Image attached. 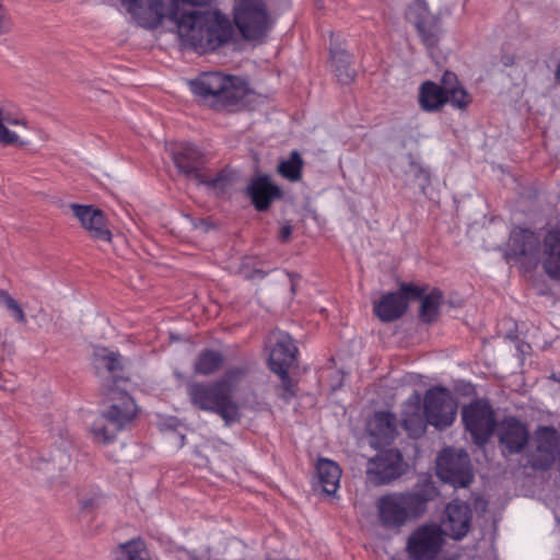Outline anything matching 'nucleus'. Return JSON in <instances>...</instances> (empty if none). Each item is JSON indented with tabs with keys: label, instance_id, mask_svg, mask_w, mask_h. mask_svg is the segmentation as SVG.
Listing matches in <instances>:
<instances>
[{
	"label": "nucleus",
	"instance_id": "f257e3e1",
	"mask_svg": "<svg viewBox=\"0 0 560 560\" xmlns=\"http://www.w3.org/2000/svg\"><path fill=\"white\" fill-rule=\"evenodd\" d=\"M133 21L147 30L158 28L171 21L182 40L199 52L213 51L232 39L230 19L219 11L185 9L178 0L166 8L163 0H120Z\"/></svg>",
	"mask_w": 560,
	"mask_h": 560
},
{
	"label": "nucleus",
	"instance_id": "f03ea898",
	"mask_svg": "<svg viewBox=\"0 0 560 560\" xmlns=\"http://www.w3.org/2000/svg\"><path fill=\"white\" fill-rule=\"evenodd\" d=\"M247 375V369L242 366L230 368L218 380L212 382H190L186 392L190 404L202 411L219 416L226 427L242 420V405L235 400V393L241 382Z\"/></svg>",
	"mask_w": 560,
	"mask_h": 560
},
{
	"label": "nucleus",
	"instance_id": "7ed1b4c3",
	"mask_svg": "<svg viewBox=\"0 0 560 560\" xmlns=\"http://www.w3.org/2000/svg\"><path fill=\"white\" fill-rule=\"evenodd\" d=\"M438 495L436 487L428 479L417 482L411 490L384 494L376 501L378 521L386 529L399 530L407 523L422 517L429 502Z\"/></svg>",
	"mask_w": 560,
	"mask_h": 560
},
{
	"label": "nucleus",
	"instance_id": "20e7f679",
	"mask_svg": "<svg viewBox=\"0 0 560 560\" xmlns=\"http://www.w3.org/2000/svg\"><path fill=\"white\" fill-rule=\"evenodd\" d=\"M106 401L91 431L102 443L112 442L118 432L128 428L138 417L140 408L133 397L120 386L104 389Z\"/></svg>",
	"mask_w": 560,
	"mask_h": 560
},
{
	"label": "nucleus",
	"instance_id": "39448f33",
	"mask_svg": "<svg viewBox=\"0 0 560 560\" xmlns=\"http://www.w3.org/2000/svg\"><path fill=\"white\" fill-rule=\"evenodd\" d=\"M168 150L178 172L196 185H206L223 192L231 184L230 177L223 171L213 176L209 174L205 154L194 144L188 142L170 144Z\"/></svg>",
	"mask_w": 560,
	"mask_h": 560
},
{
	"label": "nucleus",
	"instance_id": "423d86ee",
	"mask_svg": "<svg viewBox=\"0 0 560 560\" xmlns=\"http://www.w3.org/2000/svg\"><path fill=\"white\" fill-rule=\"evenodd\" d=\"M269 349L268 366L279 376L278 396L289 401L295 396V382L290 377L289 370L298 358V347L291 336L281 330H273L267 339Z\"/></svg>",
	"mask_w": 560,
	"mask_h": 560
},
{
	"label": "nucleus",
	"instance_id": "0eeeda50",
	"mask_svg": "<svg viewBox=\"0 0 560 560\" xmlns=\"http://www.w3.org/2000/svg\"><path fill=\"white\" fill-rule=\"evenodd\" d=\"M234 24L246 40L260 39L267 35L271 20L262 0H240L234 9Z\"/></svg>",
	"mask_w": 560,
	"mask_h": 560
},
{
	"label": "nucleus",
	"instance_id": "6e6552de",
	"mask_svg": "<svg viewBox=\"0 0 560 560\" xmlns=\"http://www.w3.org/2000/svg\"><path fill=\"white\" fill-rule=\"evenodd\" d=\"M444 542V532L440 525L424 524L409 535L405 550L410 560H435Z\"/></svg>",
	"mask_w": 560,
	"mask_h": 560
},
{
	"label": "nucleus",
	"instance_id": "1a4fd4ad",
	"mask_svg": "<svg viewBox=\"0 0 560 560\" xmlns=\"http://www.w3.org/2000/svg\"><path fill=\"white\" fill-rule=\"evenodd\" d=\"M462 418L475 444L483 446L494 433L498 423L494 410L487 401L476 400L463 407Z\"/></svg>",
	"mask_w": 560,
	"mask_h": 560
},
{
	"label": "nucleus",
	"instance_id": "9d476101",
	"mask_svg": "<svg viewBox=\"0 0 560 560\" xmlns=\"http://www.w3.org/2000/svg\"><path fill=\"white\" fill-rule=\"evenodd\" d=\"M560 454V435L552 427H539L533 436L527 463L535 470L551 468Z\"/></svg>",
	"mask_w": 560,
	"mask_h": 560
},
{
	"label": "nucleus",
	"instance_id": "9b49d317",
	"mask_svg": "<svg viewBox=\"0 0 560 560\" xmlns=\"http://www.w3.org/2000/svg\"><path fill=\"white\" fill-rule=\"evenodd\" d=\"M438 476L455 488H466L474 480L469 456L464 451L444 450L436 460Z\"/></svg>",
	"mask_w": 560,
	"mask_h": 560
},
{
	"label": "nucleus",
	"instance_id": "f8f14e48",
	"mask_svg": "<svg viewBox=\"0 0 560 560\" xmlns=\"http://www.w3.org/2000/svg\"><path fill=\"white\" fill-rule=\"evenodd\" d=\"M423 410L429 424L441 430L454 422L457 402L448 389L433 387L428 389L424 395Z\"/></svg>",
	"mask_w": 560,
	"mask_h": 560
},
{
	"label": "nucleus",
	"instance_id": "ddd939ff",
	"mask_svg": "<svg viewBox=\"0 0 560 560\" xmlns=\"http://www.w3.org/2000/svg\"><path fill=\"white\" fill-rule=\"evenodd\" d=\"M421 294V288L401 284L398 292H389L375 303L374 313L384 323L394 322L406 313L408 300H417Z\"/></svg>",
	"mask_w": 560,
	"mask_h": 560
},
{
	"label": "nucleus",
	"instance_id": "4468645a",
	"mask_svg": "<svg viewBox=\"0 0 560 560\" xmlns=\"http://www.w3.org/2000/svg\"><path fill=\"white\" fill-rule=\"evenodd\" d=\"M499 447L503 456L522 453L529 442L526 423L515 417H505L495 429Z\"/></svg>",
	"mask_w": 560,
	"mask_h": 560
},
{
	"label": "nucleus",
	"instance_id": "2eb2a0df",
	"mask_svg": "<svg viewBox=\"0 0 560 560\" xmlns=\"http://www.w3.org/2000/svg\"><path fill=\"white\" fill-rule=\"evenodd\" d=\"M402 472V456L396 450L378 453L369 460L366 467L369 480L376 486L387 485L400 477Z\"/></svg>",
	"mask_w": 560,
	"mask_h": 560
},
{
	"label": "nucleus",
	"instance_id": "dca6fc26",
	"mask_svg": "<svg viewBox=\"0 0 560 560\" xmlns=\"http://www.w3.org/2000/svg\"><path fill=\"white\" fill-rule=\"evenodd\" d=\"M70 209L74 217L80 221L81 226L89 235L101 242L110 243L113 238L105 213L93 207L85 205L71 203Z\"/></svg>",
	"mask_w": 560,
	"mask_h": 560
},
{
	"label": "nucleus",
	"instance_id": "f3484780",
	"mask_svg": "<svg viewBox=\"0 0 560 560\" xmlns=\"http://www.w3.org/2000/svg\"><path fill=\"white\" fill-rule=\"evenodd\" d=\"M94 366L97 374L106 378L105 389L108 386H119L118 383L124 381V359L118 352L106 348H96L94 351Z\"/></svg>",
	"mask_w": 560,
	"mask_h": 560
},
{
	"label": "nucleus",
	"instance_id": "a211bd4d",
	"mask_svg": "<svg viewBox=\"0 0 560 560\" xmlns=\"http://www.w3.org/2000/svg\"><path fill=\"white\" fill-rule=\"evenodd\" d=\"M445 512L444 536L448 535L455 540L465 537L470 529L471 510L469 505L462 501H453L447 504Z\"/></svg>",
	"mask_w": 560,
	"mask_h": 560
},
{
	"label": "nucleus",
	"instance_id": "6ab92c4d",
	"mask_svg": "<svg viewBox=\"0 0 560 560\" xmlns=\"http://www.w3.org/2000/svg\"><path fill=\"white\" fill-rule=\"evenodd\" d=\"M229 83V77L219 72H205L197 79L189 82L192 93L200 97L202 102H209L212 106H218L220 96L224 86Z\"/></svg>",
	"mask_w": 560,
	"mask_h": 560
},
{
	"label": "nucleus",
	"instance_id": "aec40b11",
	"mask_svg": "<svg viewBox=\"0 0 560 560\" xmlns=\"http://www.w3.org/2000/svg\"><path fill=\"white\" fill-rule=\"evenodd\" d=\"M247 196L258 211H266L275 200L282 198V190L275 185L268 175H260L250 180L247 186Z\"/></svg>",
	"mask_w": 560,
	"mask_h": 560
},
{
	"label": "nucleus",
	"instance_id": "412c9836",
	"mask_svg": "<svg viewBox=\"0 0 560 560\" xmlns=\"http://www.w3.org/2000/svg\"><path fill=\"white\" fill-rule=\"evenodd\" d=\"M25 128V120L13 114L4 103L0 102V144L24 145L25 142L20 139V132Z\"/></svg>",
	"mask_w": 560,
	"mask_h": 560
},
{
	"label": "nucleus",
	"instance_id": "4be33fe9",
	"mask_svg": "<svg viewBox=\"0 0 560 560\" xmlns=\"http://www.w3.org/2000/svg\"><path fill=\"white\" fill-rule=\"evenodd\" d=\"M371 436L376 439L377 444H390L397 433L396 418L388 411H377L368 423Z\"/></svg>",
	"mask_w": 560,
	"mask_h": 560
},
{
	"label": "nucleus",
	"instance_id": "5701e85b",
	"mask_svg": "<svg viewBox=\"0 0 560 560\" xmlns=\"http://www.w3.org/2000/svg\"><path fill=\"white\" fill-rule=\"evenodd\" d=\"M413 10L418 11L416 27L421 36L422 43L429 49L434 48L438 45L440 34L438 19L429 15L427 4L422 0L416 1Z\"/></svg>",
	"mask_w": 560,
	"mask_h": 560
},
{
	"label": "nucleus",
	"instance_id": "b1692460",
	"mask_svg": "<svg viewBox=\"0 0 560 560\" xmlns=\"http://www.w3.org/2000/svg\"><path fill=\"white\" fill-rule=\"evenodd\" d=\"M542 267L552 279H560V226L550 231L544 241Z\"/></svg>",
	"mask_w": 560,
	"mask_h": 560
},
{
	"label": "nucleus",
	"instance_id": "393cba45",
	"mask_svg": "<svg viewBox=\"0 0 560 560\" xmlns=\"http://www.w3.org/2000/svg\"><path fill=\"white\" fill-rule=\"evenodd\" d=\"M428 423L424 411H421L420 399L418 396L415 402L410 401L405 405L401 424L410 438L418 439L422 436Z\"/></svg>",
	"mask_w": 560,
	"mask_h": 560
},
{
	"label": "nucleus",
	"instance_id": "a878e982",
	"mask_svg": "<svg viewBox=\"0 0 560 560\" xmlns=\"http://www.w3.org/2000/svg\"><path fill=\"white\" fill-rule=\"evenodd\" d=\"M440 89L450 100V104L455 108L464 109L471 103V96L459 84L457 75L454 72H444L441 79Z\"/></svg>",
	"mask_w": 560,
	"mask_h": 560
},
{
	"label": "nucleus",
	"instance_id": "bb28decb",
	"mask_svg": "<svg viewBox=\"0 0 560 560\" xmlns=\"http://www.w3.org/2000/svg\"><path fill=\"white\" fill-rule=\"evenodd\" d=\"M316 474L323 492L335 494L339 488L341 469L337 463L328 458H319L316 465Z\"/></svg>",
	"mask_w": 560,
	"mask_h": 560
},
{
	"label": "nucleus",
	"instance_id": "cd10ccee",
	"mask_svg": "<svg viewBox=\"0 0 560 560\" xmlns=\"http://www.w3.org/2000/svg\"><path fill=\"white\" fill-rule=\"evenodd\" d=\"M446 103H450L447 96L441 91L440 85L433 81H425L419 89V104L425 112H438Z\"/></svg>",
	"mask_w": 560,
	"mask_h": 560
},
{
	"label": "nucleus",
	"instance_id": "c85d7f7f",
	"mask_svg": "<svg viewBox=\"0 0 560 560\" xmlns=\"http://www.w3.org/2000/svg\"><path fill=\"white\" fill-rule=\"evenodd\" d=\"M331 65L335 68L336 75L342 84H349L354 80L355 71L351 68L350 55L339 48H330Z\"/></svg>",
	"mask_w": 560,
	"mask_h": 560
},
{
	"label": "nucleus",
	"instance_id": "c756f323",
	"mask_svg": "<svg viewBox=\"0 0 560 560\" xmlns=\"http://www.w3.org/2000/svg\"><path fill=\"white\" fill-rule=\"evenodd\" d=\"M422 293H424L423 290ZM417 300H421L419 311L420 319L428 324L435 322L440 313V306L443 302L442 291L434 289L429 294H421Z\"/></svg>",
	"mask_w": 560,
	"mask_h": 560
},
{
	"label": "nucleus",
	"instance_id": "7c9ffc66",
	"mask_svg": "<svg viewBox=\"0 0 560 560\" xmlns=\"http://www.w3.org/2000/svg\"><path fill=\"white\" fill-rule=\"evenodd\" d=\"M247 94L244 83L235 77H229V83L224 86L217 107L233 106L241 103Z\"/></svg>",
	"mask_w": 560,
	"mask_h": 560
},
{
	"label": "nucleus",
	"instance_id": "2f4dec72",
	"mask_svg": "<svg viewBox=\"0 0 560 560\" xmlns=\"http://www.w3.org/2000/svg\"><path fill=\"white\" fill-rule=\"evenodd\" d=\"M223 364V355L214 350H205L198 355L194 371L201 375H211Z\"/></svg>",
	"mask_w": 560,
	"mask_h": 560
},
{
	"label": "nucleus",
	"instance_id": "473e14b6",
	"mask_svg": "<svg viewBox=\"0 0 560 560\" xmlns=\"http://www.w3.org/2000/svg\"><path fill=\"white\" fill-rule=\"evenodd\" d=\"M512 249L515 255L526 256L536 248L538 241L528 230H515L510 236Z\"/></svg>",
	"mask_w": 560,
	"mask_h": 560
},
{
	"label": "nucleus",
	"instance_id": "72a5a7b5",
	"mask_svg": "<svg viewBox=\"0 0 560 560\" xmlns=\"http://www.w3.org/2000/svg\"><path fill=\"white\" fill-rule=\"evenodd\" d=\"M303 166V160L298 151H293L290 158L280 161L278 164V173L289 179L290 182H296L301 178V170Z\"/></svg>",
	"mask_w": 560,
	"mask_h": 560
},
{
	"label": "nucleus",
	"instance_id": "f704fd0d",
	"mask_svg": "<svg viewBox=\"0 0 560 560\" xmlns=\"http://www.w3.org/2000/svg\"><path fill=\"white\" fill-rule=\"evenodd\" d=\"M408 168L405 171L409 180L417 185L422 192L430 185V174L421 165L412 160L411 155H408Z\"/></svg>",
	"mask_w": 560,
	"mask_h": 560
},
{
	"label": "nucleus",
	"instance_id": "c9c22d12",
	"mask_svg": "<svg viewBox=\"0 0 560 560\" xmlns=\"http://www.w3.org/2000/svg\"><path fill=\"white\" fill-rule=\"evenodd\" d=\"M119 547L124 560H149L145 542L141 538L132 539Z\"/></svg>",
	"mask_w": 560,
	"mask_h": 560
},
{
	"label": "nucleus",
	"instance_id": "e433bc0d",
	"mask_svg": "<svg viewBox=\"0 0 560 560\" xmlns=\"http://www.w3.org/2000/svg\"><path fill=\"white\" fill-rule=\"evenodd\" d=\"M0 305L11 313L15 323L25 325L26 314L21 304L7 291L0 289Z\"/></svg>",
	"mask_w": 560,
	"mask_h": 560
},
{
	"label": "nucleus",
	"instance_id": "4c0bfd02",
	"mask_svg": "<svg viewBox=\"0 0 560 560\" xmlns=\"http://www.w3.org/2000/svg\"><path fill=\"white\" fill-rule=\"evenodd\" d=\"M106 502L105 495L98 489H92L81 493L79 503L84 512H93L101 509Z\"/></svg>",
	"mask_w": 560,
	"mask_h": 560
},
{
	"label": "nucleus",
	"instance_id": "58836bf2",
	"mask_svg": "<svg viewBox=\"0 0 560 560\" xmlns=\"http://www.w3.org/2000/svg\"><path fill=\"white\" fill-rule=\"evenodd\" d=\"M48 462L59 470L67 468L70 464V454L68 448L65 446L63 448H58L56 452L50 453Z\"/></svg>",
	"mask_w": 560,
	"mask_h": 560
},
{
	"label": "nucleus",
	"instance_id": "ea45409f",
	"mask_svg": "<svg viewBox=\"0 0 560 560\" xmlns=\"http://www.w3.org/2000/svg\"><path fill=\"white\" fill-rule=\"evenodd\" d=\"M254 259L253 258H246L243 260V262L240 266V273L244 276L245 279H254L255 277L261 278L264 276V272L258 269H250V266L253 265Z\"/></svg>",
	"mask_w": 560,
	"mask_h": 560
},
{
	"label": "nucleus",
	"instance_id": "a19ab883",
	"mask_svg": "<svg viewBox=\"0 0 560 560\" xmlns=\"http://www.w3.org/2000/svg\"><path fill=\"white\" fill-rule=\"evenodd\" d=\"M209 0H180L179 5L185 9H194V5H203Z\"/></svg>",
	"mask_w": 560,
	"mask_h": 560
},
{
	"label": "nucleus",
	"instance_id": "79ce46f5",
	"mask_svg": "<svg viewBox=\"0 0 560 560\" xmlns=\"http://www.w3.org/2000/svg\"><path fill=\"white\" fill-rule=\"evenodd\" d=\"M292 235V228L291 225L289 224H285L281 228L280 230V233H279V238L281 242L285 243L290 240Z\"/></svg>",
	"mask_w": 560,
	"mask_h": 560
},
{
	"label": "nucleus",
	"instance_id": "37998d69",
	"mask_svg": "<svg viewBox=\"0 0 560 560\" xmlns=\"http://www.w3.org/2000/svg\"><path fill=\"white\" fill-rule=\"evenodd\" d=\"M196 228H201L203 231H208L210 229V224L203 220L196 224Z\"/></svg>",
	"mask_w": 560,
	"mask_h": 560
},
{
	"label": "nucleus",
	"instance_id": "c03bdc74",
	"mask_svg": "<svg viewBox=\"0 0 560 560\" xmlns=\"http://www.w3.org/2000/svg\"><path fill=\"white\" fill-rule=\"evenodd\" d=\"M556 80L559 82L560 84V63L558 65V68L556 70Z\"/></svg>",
	"mask_w": 560,
	"mask_h": 560
},
{
	"label": "nucleus",
	"instance_id": "a18cd8bd",
	"mask_svg": "<svg viewBox=\"0 0 560 560\" xmlns=\"http://www.w3.org/2000/svg\"><path fill=\"white\" fill-rule=\"evenodd\" d=\"M553 380H559V376L552 375Z\"/></svg>",
	"mask_w": 560,
	"mask_h": 560
},
{
	"label": "nucleus",
	"instance_id": "49530a36",
	"mask_svg": "<svg viewBox=\"0 0 560 560\" xmlns=\"http://www.w3.org/2000/svg\"><path fill=\"white\" fill-rule=\"evenodd\" d=\"M553 380H559V376L552 375Z\"/></svg>",
	"mask_w": 560,
	"mask_h": 560
}]
</instances>
